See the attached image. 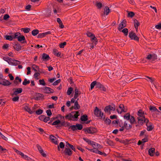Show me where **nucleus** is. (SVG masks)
Wrapping results in <instances>:
<instances>
[{"label": "nucleus", "mask_w": 161, "mask_h": 161, "mask_svg": "<svg viewBox=\"0 0 161 161\" xmlns=\"http://www.w3.org/2000/svg\"><path fill=\"white\" fill-rule=\"evenodd\" d=\"M123 117L126 120L124 124L122 122H120V127H124L125 129L127 130L130 129L132 127V125L136 122L134 117L131 115L130 113H127L124 115Z\"/></svg>", "instance_id": "f257e3e1"}, {"label": "nucleus", "mask_w": 161, "mask_h": 161, "mask_svg": "<svg viewBox=\"0 0 161 161\" xmlns=\"http://www.w3.org/2000/svg\"><path fill=\"white\" fill-rule=\"evenodd\" d=\"M14 151L17 153V154L20 155L21 157L23 159L27 160L28 161H31V159L27 155L24 154L23 153L20 151L15 148H14Z\"/></svg>", "instance_id": "f03ea898"}, {"label": "nucleus", "mask_w": 161, "mask_h": 161, "mask_svg": "<svg viewBox=\"0 0 161 161\" xmlns=\"http://www.w3.org/2000/svg\"><path fill=\"white\" fill-rule=\"evenodd\" d=\"M116 108L115 106L114 105H108L105 107L104 108V111L109 114H110L111 111H114Z\"/></svg>", "instance_id": "7ed1b4c3"}, {"label": "nucleus", "mask_w": 161, "mask_h": 161, "mask_svg": "<svg viewBox=\"0 0 161 161\" xmlns=\"http://www.w3.org/2000/svg\"><path fill=\"white\" fill-rule=\"evenodd\" d=\"M84 130L86 133L91 134H93L94 133H95L97 131V129L96 128L93 127H89L86 128L84 129Z\"/></svg>", "instance_id": "20e7f679"}, {"label": "nucleus", "mask_w": 161, "mask_h": 161, "mask_svg": "<svg viewBox=\"0 0 161 161\" xmlns=\"http://www.w3.org/2000/svg\"><path fill=\"white\" fill-rule=\"evenodd\" d=\"M22 109L30 114L34 112V110H31L30 107L28 104H24L23 105Z\"/></svg>", "instance_id": "39448f33"}, {"label": "nucleus", "mask_w": 161, "mask_h": 161, "mask_svg": "<svg viewBox=\"0 0 161 161\" xmlns=\"http://www.w3.org/2000/svg\"><path fill=\"white\" fill-rule=\"evenodd\" d=\"M94 114L97 117L102 118L103 115V113L102 112L100 109H99L97 107L95 108L94 110Z\"/></svg>", "instance_id": "423d86ee"}, {"label": "nucleus", "mask_w": 161, "mask_h": 161, "mask_svg": "<svg viewBox=\"0 0 161 161\" xmlns=\"http://www.w3.org/2000/svg\"><path fill=\"white\" fill-rule=\"evenodd\" d=\"M92 44L88 43L86 44V47H89L90 46L91 47L90 49H93L94 48V46H95L97 44V39H96L92 41Z\"/></svg>", "instance_id": "0eeeda50"}, {"label": "nucleus", "mask_w": 161, "mask_h": 161, "mask_svg": "<svg viewBox=\"0 0 161 161\" xmlns=\"http://www.w3.org/2000/svg\"><path fill=\"white\" fill-rule=\"evenodd\" d=\"M157 56L155 54H148L146 57L147 59L151 61H153L157 59Z\"/></svg>", "instance_id": "6e6552de"}, {"label": "nucleus", "mask_w": 161, "mask_h": 161, "mask_svg": "<svg viewBox=\"0 0 161 161\" xmlns=\"http://www.w3.org/2000/svg\"><path fill=\"white\" fill-rule=\"evenodd\" d=\"M73 131L77 130H81L83 128L82 125L80 124H77L76 125H73L70 127Z\"/></svg>", "instance_id": "1a4fd4ad"}, {"label": "nucleus", "mask_w": 161, "mask_h": 161, "mask_svg": "<svg viewBox=\"0 0 161 161\" xmlns=\"http://www.w3.org/2000/svg\"><path fill=\"white\" fill-rule=\"evenodd\" d=\"M138 123L141 124H142L144 123H147L149 122V120L148 119L145 118V117H141V118L137 117Z\"/></svg>", "instance_id": "9d476101"}, {"label": "nucleus", "mask_w": 161, "mask_h": 161, "mask_svg": "<svg viewBox=\"0 0 161 161\" xmlns=\"http://www.w3.org/2000/svg\"><path fill=\"white\" fill-rule=\"evenodd\" d=\"M126 21L125 19L123 20L119 24L118 29L119 31L121 30L123 28L126 27Z\"/></svg>", "instance_id": "9b49d317"}, {"label": "nucleus", "mask_w": 161, "mask_h": 161, "mask_svg": "<svg viewBox=\"0 0 161 161\" xmlns=\"http://www.w3.org/2000/svg\"><path fill=\"white\" fill-rule=\"evenodd\" d=\"M91 145L92 147L93 148V149H89L86 147V148L88 149L89 151H90V150H94V149H97L96 148L98 147V146H99V145L96 143V142H94L93 141H92L90 143V144Z\"/></svg>", "instance_id": "f8f14e48"}, {"label": "nucleus", "mask_w": 161, "mask_h": 161, "mask_svg": "<svg viewBox=\"0 0 161 161\" xmlns=\"http://www.w3.org/2000/svg\"><path fill=\"white\" fill-rule=\"evenodd\" d=\"M63 153H64L65 155L70 156L72 154V151L69 148V147H66Z\"/></svg>", "instance_id": "ddd939ff"}, {"label": "nucleus", "mask_w": 161, "mask_h": 161, "mask_svg": "<svg viewBox=\"0 0 161 161\" xmlns=\"http://www.w3.org/2000/svg\"><path fill=\"white\" fill-rule=\"evenodd\" d=\"M117 111L118 113L121 114L123 112H126L127 109L124 108L123 104H121L119 105V108L117 109Z\"/></svg>", "instance_id": "4468645a"}, {"label": "nucleus", "mask_w": 161, "mask_h": 161, "mask_svg": "<svg viewBox=\"0 0 161 161\" xmlns=\"http://www.w3.org/2000/svg\"><path fill=\"white\" fill-rule=\"evenodd\" d=\"M19 61L14 59H11L9 62V64L12 65L16 66L20 64Z\"/></svg>", "instance_id": "2eb2a0df"}, {"label": "nucleus", "mask_w": 161, "mask_h": 161, "mask_svg": "<svg viewBox=\"0 0 161 161\" xmlns=\"http://www.w3.org/2000/svg\"><path fill=\"white\" fill-rule=\"evenodd\" d=\"M129 36L131 39H134L135 40H138V37L136 35L135 33L133 32H129Z\"/></svg>", "instance_id": "dca6fc26"}, {"label": "nucleus", "mask_w": 161, "mask_h": 161, "mask_svg": "<svg viewBox=\"0 0 161 161\" xmlns=\"http://www.w3.org/2000/svg\"><path fill=\"white\" fill-rule=\"evenodd\" d=\"M49 139L51 142H52L56 144H58V142L57 141V139L53 135H50L49 136Z\"/></svg>", "instance_id": "f3484780"}, {"label": "nucleus", "mask_w": 161, "mask_h": 161, "mask_svg": "<svg viewBox=\"0 0 161 161\" xmlns=\"http://www.w3.org/2000/svg\"><path fill=\"white\" fill-rule=\"evenodd\" d=\"M90 151L93 153H97L100 155H103L105 156H106V154L104 153H102V152L99 151L97 149H94V150H90Z\"/></svg>", "instance_id": "a211bd4d"}, {"label": "nucleus", "mask_w": 161, "mask_h": 161, "mask_svg": "<svg viewBox=\"0 0 161 161\" xmlns=\"http://www.w3.org/2000/svg\"><path fill=\"white\" fill-rule=\"evenodd\" d=\"M80 94L81 92L79 91L77 88H76L75 90V94L74 97L75 99H76Z\"/></svg>", "instance_id": "6ab92c4d"}, {"label": "nucleus", "mask_w": 161, "mask_h": 161, "mask_svg": "<svg viewBox=\"0 0 161 161\" xmlns=\"http://www.w3.org/2000/svg\"><path fill=\"white\" fill-rule=\"evenodd\" d=\"M72 116L73 117L74 121L76 120L78 116L79 115L78 111H74L72 112Z\"/></svg>", "instance_id": "aec40b11"}, {"label": "nucleus", "mask_w": 161, "mask_h": 161, "mask_svg": "<svg viewBox=\"0 0 161 161\" xmlns=\"http://www.w3.org/2000/svg\"><path fill=\"white\" fill-rule=\"evenodd\" d=\"M11 84L9 81L6 80H3L2 81L0 82V84H2L4 86H8L10 85Z\"/></svg>", "instance_id": "412c9836"}, {"label": "nucleus", "mask_w": 161, "mask_h": 161, "mask_svg": "<svg viewBox=\"0 0 161 161\" xmlns=\"http://www.w3.org/2000/svg\"><path fill=\"white\" fill-rule=\"evenodd\" d=\"M42 57L43 60L45 61L49 60L50 58L49 56L45 53L43 54L42 55Z\"/></svg>", "instance_id": "4be33fe9"}, {"label": "nucleus", "mask_w": 161, "mask_h": 161, "mask_svg": "<svg viewBox=\"0 0 161 161\" xmlns=\"http://www.w3.org/2000/svg\"><path fill=\"white\" fill-rule=\"evenodd\" d=\"M138 117H144L145 116V114L141 110H140L137 113Z\"/></svg>", "instance_id": "5701e85b"}, {"label": "nucleus", "mask_w": 161, "mask_h": 161, "mask_svg": "<svg viewBox=\"0 0 161 161\" xmlns=\"http://www.w3.org/2000/svg\"><path fill=\"white\" fill-rule=\"evenodd\" d=\"M155 153V149L153 148H150L148 150V153L149 155L152 156L154 155Z\"/></svg>", "instance_id": "b1692460"}, {"label": "nucleus", "mask_w": 161, "mask_h": 161, "mask_svg": "<svg viewBox=\"0 0 161 161\" xmlns=\"http://www.w3.org/2000/svg\"><path fill=\"white\" fill-rule=\"evenodd\" d=\"M65 118L66 119L74 120L73 117V116H72V112H71L70 114L65 116Z\"/></svg>", "instance_id": "393cba45"}, {"label": "nucleus", "mask_w": 161, "mask_h": 161, "mask_svg": "<svg viewBox=\"0 0 161 161\" xmlns=\"http://www.w3.org/2000/svg\"><path fill=\"white\" fill-rule=\"evenodd\" d=\"M22 90L21 88H17L15 89L13 94L17 95L19 93H21L22 92Z\"/></svg>", "instance_id": "a878e982"}, {"label": "nucleus", "mask_w": 161, "mask_h": 161, "mask_svg": "<svg viewBox=\"0 0 161 161\" xmlns=\"http://www.w3.org/2000/svg\"><path fill=\"white\" fill-rule=\"evenodd\" d=\"M134 25L136 29V31L137 32L138 27L139 26L140 24L137 20L135 19L134 20Z\"/></svg>", "instance_id": "bb28decb"}, {"label": "nucleus", "mask_w": 161, "mask_h": 161, "mask_svg": "<svg viewBox=\"0 0 161 161\" xmlns=\"http://www.w3.org/2000/svg\"><path fill=\"white\" fill-rule=\"evenodd\" d=\"M110 10L108 7H106L104 9V14L108 15L110 12Z\"/></svg>", "instance_id": "cd10ccee"}, {"label": "nucleus", "mask_w": 161, "mask_h": 161, "mask_svg": "<svg viewBox=\"0 0 161 161\" xmlns=\"http://www.w3.org/2000/svg\"><path fill=\"white\" fill-rule=\"evenodd\" d=\"M80 108V106L78 103L77 101H76L75 102L74 108L75 110H77L79 109Z\"/></svg>", "instance_id": "c85d7f7f"}, {"label": "nucleus", "mask_w": 161, "mask_h": 161, "mask_svg": "<svg viewBox=\"0 0 161 161\" xmlns=\"http://www.w3.org/2000/svg\"><path fill=\"white\" fill-rule=\"evenodd\" d=\"M20 33L19 32H16L12 34L13 39L15 38L18 39L19 37L20 36Z\"/></svg>", "instance_id": "c756f323"}, {"label": "nucleus", "mask_w": 161, "mask_h": 161, "mask_svg": "<svg viewBox=\"0 0 161 161\" xmlns=\"http://www.w3.org/2000/svg\"><path fill=\"white\" fill-rule=\"evenodd\" d=\"M96 86L97 88H103V90L104 91H105V90H106L105 88H104L103 87V85L101 83H100L99 82H96Z\"/></svg>", "instance_id": "7c9ffc66"}, {"label": "nucleus", "mask_w": 161, "mask_h": 161, "mask_svg": "<svg viewBox=\"0 0 161 161\" xmlns=\"http://www.w3.org/2000/svg\"><path fill=\"white\" fill-rule=\"evenodd\" d=\"M148 122H147V123H146V125L147 126V129L148 131H151L153 129V126L152 124H148Z\"/></svg>", "instance_id": "2f4dec72"}, {"label": "nucleus", "mask_w": 161, "mask_h": 161, "mask_svg": "<svg viewBox=\"0 0 161 161\" xmlns=\"http://www.w3.org/2000/svg\"><path fill=\"white\" fill-rule=\"evenodd\" d=\"M4 38L6 40H8L10 41H12L13 39L12 35L11 36H4Z\"/></svg>", "instance_id": "473e14b6"}, {"label": "nucleus", "mask_w": 161, "mask_h": 161, "mask_svg": "<svg viewBox=\"0 0 161 161\" xmlns=\"http://www.w3.org/2000/svg\"><path fill=\"white\" fill-rule=\"evenodd\" d=\"M53 53L54 54L58 57H59L61 53L58 52L56 49H53Z\"/></svg>", "instance_id": "72a5a7b5"}, {"label": "nucleus", "mask_w": 161, "mask_h": 161, "mask_svg": "<svg viewBox=\"0 0 161 161\" xmlns=\"http://www.w3.org/2000/svg\"><path fill=\"white\" fill-rule=\"evenodd\" d=\"M25 40V36L20 34V36L18 38V40L19 42H21L22 41H23Z\"/></svg>", "instance_id": "f704fd0d"}, {"label": "nucleus", "mask_w": 161, "mask_h": 161, "mask_svg": "<svg viewBox=\"0 0 161 161\" xmlns=\"http://www.w3.org/2000/svg\"><path fill=\"white\" fill-rule=\"evenodd\" d=\"M150 109L153 112H155L156 113L159 112V111L155 107L150 106Z\"/></svg>", "instance_id": "c9c22d12"}, {"label": "nucleus", "mask_w": 161, "mask_h": 161, "mask_svg": "<svg viewBox=\"0 0 161 161\" xmlns=\"http://www.w3.org/2000/svg\"><path fill=\"white\" fill-rule=\"evenodd\" d=\"M51 88L49 87H46L45 88L44 90L45 92L46 93H49L51 92Z\"/></svg>", "instance_id": "e433bc0d"}, {"label": "nucleus", "mask_w": 161, "mask_h": 161, "mask_svg": "<svg viewBox=\"0 0 161 161\" xmlns=\"http://www.w3.org/2000/svg\"><path fill=\"white\" fill-rule=\"evenodd\" d=\"M73 88L71 87H69L67 91V94L68 95H70L73 92Z\"/></svg>", "instance_id": "4c0bfd02"}, {"label": "nucleus", "mask_w": 161, "mask_h": 161, "mask_svg": "<svg viewBox=\"0 0 161 161\" xmlns=\"http://www.w3.org/2000/svg\"><path fill=\"white\" fill-rule=\"evenodd\" d=\"M36 96V97H35V99L37 100H39L40 98H42L43 97L42 95L40 93L37 94Z\"/></svg>", "instance_id": "58836bf2"}, {"label": "nucleus", "mask_w": 161, "mask_h": 161, "mask_svg": "<svg viewBox=\"0 0 161 161\" xmlns=\"http://www.w3.org/2000/svg\"><path fill=\"white\" fill-rule=\"evenodd\" d=\"M122 32L124 33L125 36H127L128 32V30L127 28H124L122 31Z\"/></svg>", "instance_id": "ea45409f"}, {"label": "nucleus", "mask_w": 161, "mask_h": 161, "mask_svg": "<svg viewBox=\"0 0 161 161\" xmlns=\"http://www.w3.org/2000/svg\"><path fill=\"white\" fill-rule=\"evenodd\" d=\"M64 143L63 142H61L60 143L59 145L58 146V150H60V148H59L60 147L61 148H63L64 147Z\"/></svg>", "instance_id": "a19ab883"}, {"label": "nucleus", "mask_w": 161, "mask_h": 161, "mask_svg": "<svg viewBox=\"0 0 161 161\" xmlns=\"http://www.w3.org/2000/svg\"><path fill=\"white\" fill-rule=\"evenodd\" d=\"M39 33V31L37 30H34L32 31V34L33 36H36Z\"/></svg>", "instance_id": "79ce46f5"}, {"label": "nucleus", "mask_w": 161, "mask_h": 161, "mask_svg": "<svg viewBox=\"0 0 161 161\" xmlns=\"http://www.w3.org/2000/svg\"><path fill=\"white\" fill-rule=\"evenodd\" d=\"M81 119L82 121H86L87 120V116L86 115H84L81 117Z\"/></svg>", "instance_id": "37998d69"}, {"label": "nucleus", "mask_w": 161, "mask_h": 161, "mask_svg": "<svg viewBox=\"0 0 161 161\" xmlns=\"http://www.w3.org/2000/svg\"><path fill=\"white\" fill-rule=\"evenodd\" d=\"M30 83V81L29 80H28L26 79H25L22 84L24 85H26Z\"/></svg>", "instance_id": "c03bdc74"}, {"label": "nucleus", "mask_w": 161, "mask_h": 161, "mask_svg": "<svg viewBox=\"0 0 161 161\" xmlns=\"http://www.w3.org/2000/svg\"><path fill=\"white\" fill-rule=\"evenodd\" d=\"M21 30L23 31L25 33H27L30 31V29L28 28H22Z\"/></svg>", "instance_id": "a18cd8bd"}, {"label": "nucleus", "mask_w": 161, "mask_h": 161, "mask_svg": "<svg viewBox=\"0 0 161 161\" xmlns=\"http://www.w3.org/2000/svg\"><path fill=\"white\" fill-rule=\"evenodd\" d=\"M66 147H70L72 149H74V147L72 145L67 142H66Z\"/></svg>", "instance_id": "49530a36"}, {"label": "nucleus", "mask_w": 161, "mask_h": 161, "mask_svg": "<svg viewBox=\"0 0 161 161\" xmlns=\"http://www.w3.org/2000/svg\"><path fill=\"white\" fill-rule=\"evenodd\" d=\"M61 123V121L59 120H57L56 121H55L54 122H53L52 123L53 125H58Z\"/></svg>", "instance_id": "de8ad7c7"}, {"label": "nucleus", "mask_w": 161, "mask_h": 161, "mask_svg": "<svg viewBox=\"0 0 161 161\" xmlns=\"http://www.w3.org/2000/svg\"><path fill=\"white\" fill-rule=\"evenodd\" d=\"M21 47L19 45H16L14 46V48L17 50L19 51L21 50Z\"/></svg>", "instance_id": "09e8293b"}, {"label": "nucleus", "mask_w": 161, "mask_h": 161, "mask_svg": "<svg viewBox=\"0 0 161 161\" xmlns=\"http://www.w3.org/2000/svg\"><path fill=\"white\" fill-rule=\"evenodd\" d=\"M96 81H94L91 84V89H92L95 86H96Z\"/></svg>", "instance_id": "8fccbe9b"}, {"label": "nucleus", "mask_w": 161, "mask_h": 161, "mask_svg": "<svg viewBox=\"0 0 161 161\" xmlns=\"http://www.w3.org/2000/svg\"><path fill=\"white\" fill-rule=\"evenodd\" d=\"M40 75V74L38 72H36L35 73L34 75V77L36 79H38V76Z\"/></svg>", "instance_id": "3c124183"}, {"label": "nucleus", "mask_w": 161, "mask_h": 161, "mask_svg": "<svg viewBox=\"0 0 161 161\" xmlns=\"http://www.w3.org/2000/svg\"><path fill=\"white\" fill-rule=\"evenodd\" d=\"M39 84L40 85H42V86H45V83L44 81V80L43 79L42 80H39Z\"/></svg>", "instance_id": "603ef678"}, {"label": "nucleus", "mask_w": 161, "mask_h": 161, "mask_svg": "<svg viewBox=\"0 0 161 161\" xmlns=\"http://www.w3.org/2000/svg\"><path fill=\"white\" fill-rule=\"evenodd\" d=\"M32 68L35 71H37V70L39 69V67L37 65L35 64H33L32 66Z\"/></svg>", "instance_id": "864d4df0"}, {"label": "nucleus", "mask_w": 161, "mask_h": 161, "mask_svg": "<svg viewBox=\"0 0 161 161\" xmlns=\"http://www.w3.org/2000/svg\"><path fill=\"white\" fill-rule=\"evenodd\" d=\"M105 123L109 125L111 123V120L108 118H106L104 120Z\"/></svg>", "instance_id": "5fc2aeb1"}, {"label": "nucleus", "mask_w": 161, "mask_h": 161, "mask_svg": "<svg viewBox=\"0 0 161 161\" xmlns=\"http://www.w3.org/2000/svg\"><path fill=\"white\" fill-rule=\"evenodd\" d=\"M45 36L44 33H40L38 35L37 37L38 38H42Z\"/></svg>", "instance_id": "6e6d98bb"}, {"label": "nucleus", "mask_w": 161, "mask_h": 161, "mask_svg": "<svg viewBox=\"0 0 161 161\" xmlns=\"http://www.w3.org/2000/svg\"><path fill=\"white\" fill-rule=\"evenodd\" d=\"M96 5L98 8H101L102 6V3L99 2H97Z\"/></svg>", "instance_id": "4d7b16f0"}, {"label": "nucleus", "mask_w": 161, "mask_h": 161, "mask_svg": "<svg viewBox=\"0 0 161 161\" xmlns=\"http://www.w3.org/2000/svg\"><path fill=\"white\" fill-rule=\"evenodd\" d=\"M11 59V58H10L8 57H4L3 58V60H4L6 61V62H7L8 63V64H9V61H10Z\"/></svg>", "instance_id": "13d9d810"}, {"label": "nucleus", "mask_w": 161, "mask_h": 161, "mask_svg": "<svg viewBox=\"0 0 161 161\" xmlns=\"http://www.w3.org/2000/svg\"><path fill=\"white\" fill-rule=\"evenodd\" d=\"M42 112L43 111L41 109H39L36 112V114L38 115H39L42 114Z\"/></svg>", "instance_id": "bf43d9fd"}, {"label": "nucleus", "mask_w": 161, "mask_h": 161, "mask_svg": "<svg viewBox=\"0 0 161 161\" xmlns=\"http://www.w3.org/2000/svg\"><path fill=\"white\" fill-rule=\"evenodd\" d=\"M66 42H64L63 43H61L59 45L60 47L61 48H63L64 46L66 45Z\"/></svg>", "instance_id": "052dcab7"}, {"label": "nucleus", "mask_w": 161, "mask_h": 161, "mask_svg": "<svg viewBox=\"0 0 161 161\" xmlns=\"http://www.w3.org/2000/svg\"><path fill=\"white\" fill-rule=\"evenodd\" d=\"M155 28L158 29H161V23H159L158 24L156 25L155 26Z\"/></svg>", "instance_id": "680f3d73"}, {"label": "nucleus", "mask_w": 161, "mask_h": 161, "mask_svg": "<svg viewBox=\"0 0 161 161\" xmlns=\"http://www.w3.org/2000/svg\"><path fill=\"white\" fill-rule=\"evenodd\" d=\"M19 97L17 96L16 97H14L12 98V100L14 102L18 101L19 99Z\"/></svg>", "instance_id": "e2e57ef3"}, {"label": "nucleus", "mask_w": 161, "mask_h": 161, "mask_svg": "<svg viewBox=\"0 0 161 161\" xmlns=\"http://www.w3.org/2000/svg\"><path fill=\"white\" fill-rule=\"evenodd\" d=\"M9 46V45L8 44H4L3 47V49H7Z\"/></svg>", "instance_id": "0e129e2a"}, {"label": "nucleus", "mask_w": 161, "mask_h": 161, "mask_svg": "<svg viewBox=\"0 0 161 161\" xmlns=\"http://www.w3.org/2000/svg\"><path fill=\"white\" fill-rule=\"evenodd\" d=\"M9 18V16L8 14H5L3 17V19L5 20H7Z\"/></svg>", "instance_id": "69168bd1"}, {"label": "nucleus", "mask_w": 161, "mask_h": 161, "mask_svg": "<svg viewBox=\"0 0 161 161\" xmlns=\"http://www.w3.org/2000/svg\"><path fill=\"white\" fill-rule=\"evenodd\" d=\"M50 119V118L48 117H45L44 116V118L43 119V121L45 122H47Z\"/></svg>", "instance_id": "338daca9"}, {"label": "nucleus", "mask_w": 161, "mask_h": 161, "mask_svg": "<svg viewBox=\"0 0 161 161\" xmlns=\"http://www.w3.org/2000/svg\"><path fill=\"white\" fill-rule=\"evenodd\" d=\"M47 114L48 116H50L52 115V112L50 109H48L46 111Z\"/></svg>", "instance_id": "774afa93"}]
</instances>
